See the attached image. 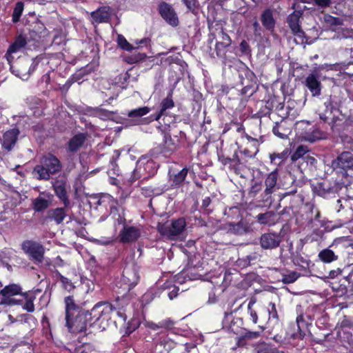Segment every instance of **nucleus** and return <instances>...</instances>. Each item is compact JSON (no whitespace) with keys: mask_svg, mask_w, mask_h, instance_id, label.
I'll list each match as a JSON object with an SVG mask.
<instances>
[{"mask_svg":"<svg viewBox=\"0 0 353 353\" xmlns=\"http://www.w3.org/2000/svg\"><path fill=\"white\" fill-rule=\"evenodd\" d=\"M117 42L120 48L126 51H132L135 49V48L121 34L118 35Z\"/></svg>","mask_w":353,"mask_h":353,"instance_id":"obj_35","label":"nucleus"},{"mask_svg":"<svg viewBox=\"0 0 353 353\" xmlns=\"http://www.w3.org/2000/svg\"><path fill=\"white\" fill-rule=\"evenodd\" d=\"M173 325V322L170 319H166L160 321L159 323H154L153 322H148L146 325L148 327L152 330H158L159 329H168Z\"/></svg>","mask_w":353,"mask_h":353,"instance_id":"obj_30","label":"nucleus"},{"mask_svg":"<svg viewBox=\"0 0 353 353\" xmlns=\"http://www.w3.org/2000/svg\"><path fill=\"white\" fill-rule=\"evenodd\" d=\"M301 16V13L299 12H293L292 14H290L287 19V22L288 23V26L291 29L292 33L299 37L303 38L304 36V32L301 30L300 24H299V19Z\"/></svg>","mask_w":353,"mask_h":353,"instance_id":"obj_14","label":"nucleus"},{"mask_svg":"<svg viewBox=\"0 0 353 353\" xmlns=\"http://www.w3.org/2000/svg\"><path fill=\"white\" fill-rule=\"evenodd\" d=\"M26 45V39L21 36L18 37L14 41V42L9 47L7 51L6 57L8 61L10 62L13 59V57H12V54L19 51L21 49L24 48Z\"/></svg>","mask_w":353,"mask_h":353,"instance_id":"obj_21","label":"nucleus"},{"mask_svg":"<svg viewBox=\"0 0 353 353\" xmlns=\"http://www.w3.org/2000/svg\"><path fill=\"white\" fill-rule=\"evenodd\" d=\"M260 336L259 332H246L243 335V338L245 339H257Z\"/></svg>","mask_w":353,"mask_h":353,"instance_id":"obj_47","label":"nucleus"},{"mask_svg":"<svg viewBox=\"0 0 353 353\" xmlns=\"http://www.w3.org/2000/svg\"><path fill=\"white\" fill-rule=\"evenodd\" d=\"M150 41L148 38H143L140 40H136L134 43L137 45V46L134 48H135V49H137V48H139L140 46H147L149 45Z\"/></svg>","mask_w":353,"mask_h":353,"instance_id":"obj_51","label":"nucleus"},{"mask_svg":"<svg viewBox=\"0 0 353 353\" xmlns=\"http://www.w3.org/2000/svg\"><path fill=\"white\" fill-rule=\"evenodd\" d=\"M324 105L325 107V112L319 113V117L323 121H327L329 119L330 115H331L332 114L333 108L331 100L330 99L325 102Z\"/></svg>","mask_w":353,"mask_h":353,"instance_id":"obj_36","label":"nucleus"},{"mask_svg":"<svg viewBox=\"0 0 353 353\" xmlns=\"http://www.w3.org/2000/svg\"><path fill=\"white\" fill-rule=\"evenodd\" d=\"M19 130L15 128L6 132L1 139L2 146L8 151L11 150L17 140Z\"/></svg>","mask_w":353,"mask_h":353,"instance_id":"obj_18","label":"nucleus"},{"mask_svg":"<svg viewBox=\"0 0 353 353\" xmlns=\"http://www.w3.org/2000/svg\"><path fill=\"white\" fill-rule=\"evenodd\" d=\"M85 141V135L84 134H78L74 136L68 143L69 150L72 152L77 151L83 144Z\"/></svg>","mask_w":353,"mask_h":353,"instance_id":"obj_28","label":"nucleus"},{"mask_svg":"<svg viewBox=\"0 0 353 353\" xmlns=\"http://www.w3.org/2000/svg\"><path fill=\"white\" fill-rule=\"evenodd\" d=\"M316 5L321 8L328 7L331 3V0H313Z\"/></svg>","mask_w":353,"mask_h":353,"instance_id":"obj_52","label":"nucleus"},{"mask_svg":"<svg viewBox=\"0 0 353 353\" xmlns=\"http://www.w3.org/2000/svg\"><path fill=\"white\" fill-rule=\"evenodd\" d=\"M139 281V274L137 267L131 263L127 265L123 271L122 282L127 285L129 290L135 286Z\"/></svg>","mask_w":353,"mask_h":353,"instance_id":"obj_6","label":"nucleus"},{"mask_svg":"<svg viewBox=\"0 0 353 353\" xmlns=\"http://www.w3.org/2000/svg\"><path fill=\"white\" fill-rule=\"evenodd\" d=\"M188 172V170L185 168H183L181 171L177 172L171 173L170 171L169 177L172 186H177L181 185L184 182Z\"/></svg>","mask_w":353,"mask_h":353,"instance_id":"obj_23","label":"nucleus"},{"mask_svg":"<svg viewBox=\"0 0 353 353\" xmlns=\"http://www.w3.org/2000/svg\"><path fill=\"white\" fill-rule=\"evenodd\" d=\"M140 235V230L138 228L124 225L119 233V238L123 243H130L137 240Z\"/></svg>","mask_w":353,"mask_h":353,"instance_id":"obj_11","label":"nucleus"},{"mask_svg":"<svg viewBox=\"0 0 353 353\" xmlns=\"http://www.w3.org/2000/svg\"><path fill=\"white\" fill-rule=\"evenodd\" d=\"M278 175L276 172H272L268 174L265 181V193L266 195H270L277 189Z\"/></svg>","mask_w":353,"mask_h":353,"instance_id":"obj_22","label":"nucleus"},{"mask_svg":"<svg viewBox=\"0 0 353 353\" xmlns=\"http://www.w3.org/2000/svg\"><path fill=\"white\" fill-rule=\"evenodd\" d=\"M305 158L307 159V162L310 163V164H314L316 161V159L312 157L307 156Z\"/></svg>","mask_w":353,"mask_h":353,"instance_id":"obj_58","label":"nucleus"},{"mask_svg":"<svg viewBox=\"0 0 353 353\" xmlns=\"http://www.w3.org/2000/svg\"><path fill=\"white\" fill-rule=\"evenodd\" d=\"M319 259L323 263H329L338 259V256L334 252L328 249L321 250L318 255Z\"/></svg>","mask_w":353,"mask_h":353,"instance_id":"obj_29","label":"nucleus"},{"mask_svg":"<svg viewBox=\"0 0 353 353\" xmlns=\"http://www.w3.org/2000/svg\"><path fill=\"white\" fill-rule=\"evenodd\" d=\"M23 10V3L21 1L17 2L16 3L15 8L12 13V21L14 23H17L19 20V18L22 14Z\"/></svg>","mask_w":353,"mask_h":353,"instance_id":"obj_37","label":"nucleus"},{"mask_svg":"<svg viewBox=\"0 0 353 353\" xmlns=\"http://www.w3.org/2000/svg\"><path fill=\"white\" fill-rule=\"evenodd\" d=\"M178 139H172L169 134H165L163 142L160 145V152L164 156H168L178 148Z\"/></svg>","mask_w":353,"mask_h":353,"instance_id":"obj_15","label":"nucleus"},{"mask_svg":"<svg viewBox=\"0 0 353 353\" xmlns=\"http://www.w3.org/2000/svg\"><path fill=\"white\" fill-rule=\"evenodd\" d=\"M188 10L194 12L198 8L199 3L198 0H181Z\"/></svg>","mask_w":353,"mask_h":353,"instance_id":"obj_41","label":"nucleus"},{"mask_svg":"<svg viewBox=\"0 0 353 353\" xmlns=\"http://www.w3.org/2000/svg\"><path fill=\"white\" fill-rule=\"evenodd\" d=\"M21 288L17 284H11L6 286L1 290V294L3 296V299L0 302L1 304H6L9 305H16L19 303L10 296L21 294Z\"/></svg>","mask_w":353,"mask_h":353,"instance_id":"obj_8","label":"nucleus"},{"mask_svg":"<svg viewBox=\"0 0 353 353\" xmlns=\"http://www.w3.org/2000/svg\"><path fill=\"white\" fill-rule=\"evenodd\" d=\"M157 168L156 162L149 157L143 156L137 162V172H142L144 179L153 176L156 173Z\"/></svg>","mask_w":353,"mask_h":353,"instance_id":"obj_5","label":"nucleus"},{"mask_svg":"<svg viewBox=\"0 0 353 353\" xmlns=\"http://www.w3.org/2000/svg\"><path fill=\"white\" fill-rule=\"evenodd\" d=\"M112 13V9L109 6L100 7L90 13L91 21L97 23H107Z\"/></svg>","mask_w":353,"mask_h":353,"instance_id":"obj_10","label":"nucleus"},{"mask_svg":"<svg viewBox=\"0 0 353 353\" xmlns=\"http://www.w3.org/2000/svg\"><path fill=\"white\" fill-rule=\"evenodd\" d=\"M74 353H90V345L83 344L75 349Z\"/></svg>","mask_w":353,"mask_h":353,"instance_id":"obj_46","label":"nucleus"},{"mask_svg":"<svg viewBox=\"0 0 353 353\" xmlns=\"http://www.w3.org/2000/svg\"><path fill=\"white\" fill-rule=\"evenodd\" d=\"M52 186L57 196L62 201L65 208L68 207L70 201L67 194L65 181L63 179H57L53 183Z\"/></svg>","mask_w":353,"mask_h":353,"instance_id":"obj_12","label":"nucleus"},{"mask_svg":"<svg viewBox=\"0 0 353 353\" xmlns=\"http://www.w3.org/2000/svg\"><path fill=\"white\" fill-rule=\"evenodd\" d=\"M61 281L65 283V284H67L70 286H72V283L68 280V279L65 278V277H63L61 278Z\"/></svg>","mask_w":353,"mask_h":353,"instance_id":"obj_59","label":"nucleus"},{"mask_svg":"<svg viewBox=\"0 0 353 353\" xmlns=\"http://www.w3.org/2000/svg\"><path fill=\"white\" fill-rule=\"evenodd\" d=\"M210 202H211V200H210V197L205 198L203 200L202 207L203 208L206 209L209 206Z\"/></svg>","mask_w":353,"mask_h":353,"instance_id":"obj_55","label":"nucleus"},{"mask_svg":"<svg viewBox=\"0 0 353 353\" xmlns=\"http://www.w3.org/2000/svg\"><path fill=\"white\" fill-rule=\"evenodd\" d=\"M334 163L343 170H353V154L345 151L341 153Z\"/></svg>","mask_w":353,"mask_h":353,"instance_id":"obj_17","label":"nucleus"},{"mask_svg":"<svg viewBox=\"0 0 353 353\" xmlns=\"http://www.w3.org/2000/svg\"><path fill=\"white\" fill-rule=\"evenodd\" d=\"M340 273V271L339 270H332L330 272V278H334L335 276H336L338 274H339Z\"/></svg>","mask_w":353,"mask_h":353,"instance_id":"obj_56","label":"nucleus"},{"mask_svg":"<svg viewBox=\"0 0 353 353\" xmlns=\"http://www.w3.org/2000/svg\"><path fill=\"white\" fill-rule=\"evenodd\" d=\"M261 23L268 30H273L275 26V21L270 10H265L261 14Z\"/></svg>","mask_w":353,"mask_h":353,"instance_id":"obj_27","label":"nucleus"},{"mask_svg":"<svg viewBox=\"0 0 353 353\" xmlns=\"http://www.w3.org/2000/svg\"><path fill=\"white\" fill-rule=\"evenodd\" d=\"M97 114L99 117L104 120L110 119L112 116V113L111 112L103 109H98L97 110Z\"/></svg>","mask_w":353,"mask_h":353,"instance_id":"obj_42","label":"nucleus"},{"mask_svg":"<svg viewBox=\"0 0 353 353\" xmlns=\"http://www.w3.org/2000/svg\"><path fill=\"white\" fill-rule=\"evenodd\" d=\"M21 249L30 260L34 261L37 263L43 261L45 248L40 243L32 240H26L22 243Z\"/></svg>","mask_w":353,"mask_h":353,"instance_id":"obj_4","label":"nucleus"},{"mask_svg":"<svg viewBox=\"0 0 353 353\" xmlns=\"http://www.w3.org/2000/svg\"><path fill=\"white\" fill-rule=\"evenodd\" d=\"M50 194H42L34 201V208L36 211L40 212L46 209L50 205Z\"/></svg>","mask_w":353,"mask_h":353,"instance_id":"obj_25","label":"nucleus"},{"mask_svg":"<svg viewBox=\"0 0 353 353\" xmlns=\"http://www.w3.org/2000/svg\"><path fill=\"white\" fill-rule=\"evenodd\" d=\"M281 241V236L274 233L263 234L260 239V244L263 249L276 248L279 245Z\"/></svg>","mask_w":353,"mask_h":353,"instance_id":"obj_13","label":"nucleus"},{"mask_svg":"<svg viewBox=\"0 0 353 353\" xmlns=\"http://www.w3.org/2000/svg\"><path fill=\"white\" fill-rule=\"evenodd\" d=\"M305 85L310 91L312 97L321 95L322 85L316 72H312L305 78Z\"/></svg>","mask_w":353,"mask_h":353,"instance_id":"obj_9","label":"nucleus"},{"mask_svg":"<svg viewBox=\"0 0 353 353\" xmlns=\"http://www.w3.org/2000/svg\"><path fill=\"white\" fill-rule=\"evenodd\" d=\"M241 51L244 54L250 52V46L245 40L242 41L240 43Z\"/></svg>","mask_w":353,"mask_h":353,"instance_id":"obj_53","label":"nucleus"},{"mask_svg":"<svg viewBox=\"0 0 353 353\" xmlns=\"http://www.w3.org/2000/svg\"><path fill=\"white\" fill-rule=\"evenodd\" d=\"M179 288L177 287H173L172 290L169 292L168 297L170 300H172L174 298L176 297L178 294Z\"/></svg>","mask_w":353,"mask_h":353,"instance_id":"obj_54","label":"nucleus"},{"mask_svg":"<svg viewBox=\"0 0 353 353\" xmlns=\"http://www.w3.org/2000/svg\"><path fill=\"white\" fill-rule=\"evenodd\" d=\"M150 111V109L148 107L144 106L129 111L128 116L132 118H139L147 114Z\"/></svg>","mask_w":353,"mask_h":353,"instance_id":"obj_33","label":"nucleus"},{"mask_svg":"<svg viewBox=\"0 0 353 353\" xmlns=\"http://www.w3.org/2000/svg\"><path fill=\"white\" fill-rule=\"evenodd\" d=\"M8 318H9V319H10L12 322H14L13 317H12V315H10H10H8Z\"/></svg>","mask_w":353,"mask_h":353,"instance_id":"obj_64","label":"nucleus"},{"mask_svg":"<svg viewBox=\"0 0 353 353\" xmlns=\"http://www.w3.org/2000/svg\"><path fill=\"white\" fill-rule=\"evenodd\" d=\"M332 23L335 24V25H341L342 24V21L341 19H339V18H332Z\"/></svg>","mask_w":353,"mask_h":353,"instance_id":"obj_57","label":"nucleus"},{"mask_svg":"<svg viewBox=\"0 0 353 353\" xmlns=\"http://www.w3.org/2000/svg\"><path fill=\"white\" fill-rule=\"evenodd\" d=\"M309 151L307 146L299 145L291 156V160L296 161L303 157Z\"/></svg>","mask_w":353,"mask_h":353,"instance_id":"obj_34","label":"nucleus"},{"mask_svg":"<svg viewBox=\"0 0 353 353\" xmlns=\"http://www.w3.org/2000/svg\"><path fill=\"white\" fill-rule=\"evenodd\" d=\"M299 277V274L296 272H291L288 274H283L282 282L284 283H294Z\"/></svg>","mask_w":353,"mask_h":353,"instance_id":"obj_38","label":"nucleus"},{"mask_svg":"<svg viewBox=\"0 0 353 353\" xmlns=\"http://www.w3.org/2000/svg\"><path fill=\"white\" fill-rule=\"evenodd\" d=\"M65 216L66 212L64 208H57L51 211V217L57 224L62 223Z\"/></svg>","mask_w":353,"mask_h":353,"instance_id":"obj_31","label":"nucleus"},{"mask_svg":"<svg viewBox=\"0 0 353 353\" xmlns=\"http://www.w3.org/2000/svg\"><path fill=\"white\" fill-rule=\"evenodd\" d=\"M112 311L108 303H97L90 312L81 310L74 316L65 319V325L71 332H86L88 325L94 330H104L108 325Z\"/></svg>","mask_w":353,"mask_h":353,"instance_id":"obj_1","label":"nucleus"},{"mask_svg":"<svg viewBox=\"0 0 353 353\" xmlns=\"http://www.w3.org/2000/svg\"><path fill=\"white\" fill-rule=\"evenodd\" d=\"M254 28H255V30H257V28H259V23H258L257 21H255V22L254 23Z\"/></svg>","mask_w":353,"mask_h":353,"instance_id":"obj_60","label":"nucleus"},{"mask_svg":"<svg viewBox=\"0 0 353 353\" xmlns=\"http://www.w3.org/2000/svg\"><path fill=\"white\" fill-rule=\"evenodd\" d=\"M276 214L273 211H268L265 213L259 214L256 219L260 224L274 225L276 221Z\"/></svg>","mask_w":353,"mask_h":353,"instance_id":"obj_24","label":"nucleus"},{"mask_svg":"<svg viewBox=\"0 0 353 353\" xmlns=\"http://www.w3.org/2000/svg\"><path fill=\"white\" fill-rule=\"evenodd\" d=\"M159 11L161 17L172 27H176L179 23V20L176 11L172 5L161 2L159 6Z\"/></svg>","mask_w":353,"mask_h":353,"instance_id":"obj_7","label":"nucleus"},{"mask_svg":"<svg viewBox=\"0 0 353 353\" xmlns=\"http://www.w3.org/2000/svg\"><path fill=\"white\" fill-rule=\"evenodd\" d=\"M228 47H229V46H225L223 43L217 41L215 46L216 56L219 57H224Z\"/></svg>","mask_w":353,"mask_h":353,"instance_id":"obj_40","label":"nucleus"},{"mask_svg":"<svg viewBox=\"0 0 353 353\" xmlns=\"http://www.w3.org/2000/svg\"><path fill=\"white\" fill-rule=\"evenodd\" d=\"M254 353H277L274 345L265 342H259L253 345Z\"/></svg>","mask_w":353,"mask_h":353,"instance_id":"obj_26","label":"nucleus"},{"mask_svg":"<svg viewBox=\"0 0 353 353\" xmlns=\"http://www.w3.org/2000/svg\"><path fill=\"white\" fill-rule=\"evenodd\" d=\"M61 169L59 159L52 154H48L41 158L40 164L34 168L32 175L37 180L48 181L51 175L59 173Z\"/></svg>","mask_w":353,"mask_h":353,"instance_id":"obj_2","label":"nucleus"},{"mask_svg":"<svg viewBox=\"0 0 353 353\" xmlns=\"http://www.w3.org/2000/svg\"><path fill=\"white\" fill-rule=\"evenodd\" d=\"M174 107V102L171 97V94H170L167 97L163 99L160 103L159 106V112L156 113L155 114H152L150 116L152 120H159L161 116L167 115L170 110H172Z\"/></svg>","mask_w":353,"mask_h":353,"instance_id":"obj_16","label":"nucleus"},{"mask_svg":"<svg viewBox=\"0 0 353 353\" xmlns=\"http://www.w3.org/2000/svg\"><path fill=\"white\" fill-rule=\"evenodd\" d=\"M64 302L65 319H69V317L74 316L77 313L81 310L79 305L76 303L73 296H66L64 299Z\"/></svg>","mask_w":353,"mask_h":353,"instance_id":"obj_20","label":"nucleus"},{"mask_svg":"<svg viewBox=\"0 0 353 353\" xmlns=\"http://www.w3.org/2000/svg\"><path fill=\"white\" fill-rule=\"evenodd\" d=\"M23 309L27 310L29 312H32L34 310V305L33 303V300L32 299H27L26 303L24 304Z\"/></svg>","mask_w":353,"mask_h":353,"instance_id":"obj_48","label":"nucleus"},{"mask_svg":"<svg viewBox=\"0 0 353 353\" xmlns=\"http://www.w3.org/2000/svg\"><path fill=\"white\" fill-rule=\"evenodd\" d=\"M141 177L144 178V175L142 173V172H137V167H136L135 169L134 170V171L132 172L130 177L129 178V182L130 183H132L134 181H136L137 180H138L139 179H140Z\"/></svg>","mask_w":353,"mask_h":353,"instance_id":"obj_43","label":"nucleus"},{"mask_svg":"<svg viewBox=\"0 0 353 353\" xmlns=\"http://www.w3.org/2000/svg\"><path fill=\"white\" fill-rule=\"evenodd\" d=\"M220 39H221V41H219L223 43V44L225 46H230L231 45L232 40H231L230 37H229L228 34L225 33L223 31L221 32Z\"/></svg>","mask_w":353,"mask_h":353,"instance_id":"obj_44","label":"nucleus"},{"mask_svg":"<svg viewBox=\"0 0 353 353\" xmlns=\"http://www.w3.org/2000/svg\"><path fill=\"white\" fill-rule=\"evenodd\" d=\"M186 222L183 218L174 220L171 223H159L157 226L160 234L170 240L178 239L184 232Z\"/></svg>","mask_w":353,"mask_h":353,"instance_id":"obj_3","label":"nucleus"},{"mask_svg":"<svg viewBox=\"0 0 353 353\" xmlns=\"http://www.w3.org/2000/svg\"><path fill=\"white\" fill-rule=\"evenodd\" d=\"M320 217V212L319 211H316V214L315 216V219L318 220Z\"/></svg>","mask_w":353,"mask_h":353,"instance_id":"obj_61","label":"nucleus"},{"mask_svg":"<svg viewBox=\"0 0 353 353\" xmlns=\"http://www.w3.org/2000/svg\"><path fill=\"white\" fill-rule=\"evenodd\" d=\"M280 128H281V126H279V125L274 126L272 129V132H273L274 134L281 139H286L287 135L284 133L281 132Z\"/></svg>","mask_w":353,"mask_h":353,"instance_id":"obj_50","label":"nucleus"},{"mask_svg":"<svg viewBox=\"0 0 353 353\" xmlns=\"http://www.w3.org/2000/svg\"><path fill=\"white\" fill-rule=\"evenodd\" d=\"M254 303V302H252V301H250L249 303L248 310H249L250 314L252 317V320L253 323H256L257 322L258 318H257V314H256V312L252 309V306Z\"/></svg>","mask_w":353,"mask_h":353,"instance_id":"obj_49","label":"nucleus"},{"mask_svg":"<svg viewBox=\"0 0 353 353\" xmlns=\"http://www.w3.org/2000/svg\"><path fill=\"white\" fill-rule=\"evenodd\" d=\"M268 312H269L270 318L272 317V319H278L277 311H276V305L274 303H270L269 304Z\"/></svg>","mask_w":353,"mask_h":353,"instance_id":"obj_45","label":"nucleus"},{"mask_svg":"<svg viewBox=\"0 0 353 353\" xmlns=\"http://www.w3.org/2000/svg\"><path fill=\"white\" fill-rule=\"evenodd\" d=\"M228 230L234 234L241 235L248 232V228L243 223H229Z\"/></svg>","mask_w":353,"mask_h":353,"instance_id":"obj_32","label":"nucleus"},{"mask_svg":"<svg viewBox=\"0 0 353 353\" xmlns=\"http://www.w3.org/2000/svg\"><path fill=\"white\" fill-rule=\"evenodd\" d=\"M231 317H232V314H226L225 318L226 320H229Z\"/></svg>","mask_w":353,"mask_h":353,"instance_id":"obj_62","label":"nucleus"},{"mask_svg":"<svg viewBox=\"0 0 353 353\" xmlns=\"http://www.w3.org/2000/svg\"><path fill=\"white\" fill-rule=\"evenodd\" d=\"M286 155L287 152H283L281 153H274L270 155V158L272 163L275 164H280L285 160Z\"/></svg>","mask_w":353,"mask_h":353,"instance_id":"obj_39","label":"nucleus"},{"mask_svg":"<svg viewBox=\"0 0 353 353\" xmlns=\"http://www.w3.org/2000/svg\"><path fill=\"white\" fill-rule=\"evenodd\" d=\"M174 346V343L172 341L170 342V344L169 345L170 348H173Z\"/></svg>","mask_w":353,"mask_h":353,"instance_id":"obj_63","label":"nucleus"},{"mask_svg":"<svg viewBox=\"0 0 353 353\" xmlns=\"http://www.w3.org/2000/svg\"><path fill=\"white\" fill-rule=\"evenodd\" d=\"M302 139L311 143L326 138V134L318 128H312L301 135Z\"/></svg>","mask_w":353,"mask_h":353,"instance_id":"obj_19","label":"nucleus"}]
</instances>
